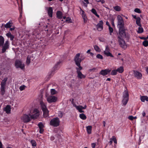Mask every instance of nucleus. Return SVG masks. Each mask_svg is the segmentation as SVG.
Listing matches in <instances>:
<instances>
[{"instance_id":"obj_41","label":"nucleus","mask_w":148,"mask_h":148,"mask_svg":"<svg viewBox=\"0 0 148 148\" xmlns=\"http://www.w3.org/2000/svg\"><path fill=\"white\" fill-rule=\"evenodd\" d=\"M1 94L2 95H3L5 92V87H1Z\"/></svg>"},{"instance_id":"obj_56","label":"nucleus","mask_w":148,"mask_h":148,"mask_svg":"<svg viewBox=\"0 0 148 148\" xmlns=\"http://www.w3.org/2000/svg\"><path fill=\"white\" fill-rule=\"evenodd\" d=\"M80 58L81 59V60L82 61L84 60L85 58V57L84 55H81L80 56Z\"/></svg>"},{"instance_id":"obj_61","label":"nucleus","mask_w":148,"mask_h":148,"mask_svg":"<svg viewBox=\"0 0 148 148\" xmlns=\"http://www.w3.org/2000/svg\"><path fill=\"white\" fill-rule=\"evenodd\" d=\"M115 139H116V137L114 136H112V138H110V140H112V141H114V140H115Z\"/></svg>"},{"instance_id":"obj_21","label":"nucleus","mask_w":148,"mask_h":148,"mask_svg":"<svg viewBox=\"0 0 148 148\" xmlns=\"http://www.w3.org/2000/svg\"><path fill=\"white\" fill-rule=\"evenodd\" d=\"M56 15L57 18L59 19H61L62 17V12L60 11H57L56 13Z\"/></svg>"},{"instance_id":"obj_60","label":"nucleus","mask_w":148,"mask_h":148,"mask_svg":"<svg viewBox=\"0 0 148 148\" xmlns=\"http://www.w3.org/2000/svg\"><path fill=\"white\" fill-rule=\"evenodd\" d=\"M96 146V144L95 143H93L91 144V146L92 148H95Z\"/></svg>"},{"instance_id":"obj_26","label":"nucleus","mask_w":148,"mask_h":148,"mask_svg":"<svg viewBox=\"0 0 148 148\" xmlns=\"http://www.w3.org/2000/svg\"><path fill=\"white\" fill-rule=\"evenodd\" d=\"M4 42V38L2 36H0V47L3 46Z\"/></svg>"},{"instance_id":"obj_2","label":"nucleus","mask_w":148,"mask_h":148,"mask_svg":"<svg viewBox=\"0 0 148 148\" xmlns=\"http://www.w3.org/2000/svg\"><path fill=\"white\" fill-rule=\"evenodd\" d=\"M60 121L59 118L56 117L51 120L50 122V125L54 127H57L60 125Z\"/></svg>"},{"instance_id":"obj_11","label":"nucleus","mask_w":148,"mask_h":148,"mask_svg":"<svg viewBox=\"0 0 148 148\" xmlns=\"http://www.w3.org/2000/svg\"><path fill=\"white\" fill-rule=\"evenodd\" d=\"M103 23L102 20L99 21V23L96 25V27L97 30L99 31H102L103 29Z\"/></svg>"},{"instance_id":"obj_15","label":"nucleus","mask_w":148,"mask_h":148,"mask_svg":"<svg viewBox=\"0 0 148 148\" xmlns=\"http://www.w3.org/2000/svg\"><path fill=\"white\" fill-rule=\"evenodd\" d=\"M134 74L135 77L138 79H140L142 78V75L141 73L138 71H134Z\"/></svg>"},{"instance_id":"obj_24","label":"nucleus","mask_w":148,"mask_h":148,"mask_svg":"<svg viewBox=\"0 0 148 148\" xmlns=\"http://www.w3.org/2000/svg\"><path fill=\"white\" fill-rule=\"evenodd\" d=\"M86 131L87 133L88 134H90L91 133L92 130V126L90 125H88L86 127Z\"/></svg>"},{"instance_id":"obj_50","label":"nucleus","mask_w":148,"mask_h":148,"mask_svg":"<svg viewBox=\"0 0 148 148\" xmlns=\"http://www.w3.org/2000/svg\"><path fill=\"white\" fill-rule=\"evenodd\" d=\"M134 11L135 12L138 13H141V11L138 8H135L134 10Z\"/></svg>"},{"instance_id":"obj_23","label":"nucleus","mask_w":148,"mask_h":148,"mask_svg":"<svg viewBox=\"0 0 148 148\" xmlns=\"http://www.w3.org/2000/svg\"><path fill=\"white\" fill-rule=\"evenodd\" d=\"M140 99L143 102H144L145 101H148V97L146 96H140Z\"/></svg>"},{"instance_id":"obj_62","label":"nucleus","mask_w":148,"mask_h":148,"mask_svg":"<svg viewBox=\"0 0 148 148\" xmlns=\"http://www.w3.org/2000/svg\"><path fill=\"white\" fill-rule=\"evenodd\" d=\"M111 23L112 25L113 26H114V20L113 19L111 21Z\"/></svg>"},{"instance_id":"obj_3","label":"nucleus","mask_w":148,"mask_h":148,"mask_svg":"<svg viewBox=\"0 0 148 148\" xmlns=\"http://www.w3.org/2000/svg\"><path fill=\"white\" fill-rule=\"evenodd\" d=\"M76 73L77 74V77L78 79H84L86 77V76L82 74L80 71L82 69V67H77L76 68Z\"/></svg>"},{"instance_id":"obj_20","label":"nucleus","mask_w":148,"mask_h":148,"mask_svg":"<svg viewBox=\"0 0 148 148\" xmlns=\"http://www.w3.org/2000/svg\"><path fill=\"white\" fill-rule=\"evenodd\" d=\"M42 111L43 112V115L44 117L46 118L49 116V111L47 109L42 110Z\"/></svg>"},{"instance_id":"obj_7","label":"nucleus","mask_w":148,"mask_h":148,"mask_svg":"<svg viewBox=\"0 0 148 148\" xmlns=\"http://www.w3.org/2000/svg\"><path fill=\"white\" fill-rule=\"evenodd\" d=\"M119 33L120 36L122 38L126 37L125 29L124 27L119 28Z\"/></svg>"},{"instance_id":"obj_6","label":"nucleus","mask_w":148,"mask_h":148,"mask_svg":"<svg viewBox=\"0 0 148 148\" xmlns=\"http://www.w3.org/2000/svg\"><path fill=\"white\" fill-rule=\"evenodd\" d=\"M62 61H59L53 67V69L51 71V74H49V77L52 76L54 74L55 71L58 69L60 67V64L61 63Z\"/></svg>"},{"instance_id":"obj_27","label":"nucleus","mask_w":148,"mask_h":148,"mask_svg":"<svg viewBox=\"0 0 148 148\" xmlns=\"http://www.w3.org/2000/svg\"><path fill=\"white\" fill-rule=\"evenodd\" d=\"M117 72H118L120 73H122L124 71L123 68V66H121L116 69Z\"/></svg>"},{"instance_id":"obj_40","label":"nucleus","mask_w":148,"mask_h":148,"mask_svg":"<svg viewBox=\"0 0 148 148\" xmlns=\"http://www.w3.org/2000/svg\"><path fill=\"white\" fill-rule=\"evenodd\" d=\"M51 93L52 95H54L56 94L57 93V92L55 89H51Z\"/></svg>"},{"instance_id":"obj_5","label":"nucleus","mask_w":148,"mask_h":148,"mask_svg":"<svg viewBox=\"0 0 148 148\" xmlns=\"http://www.w3.org/2000/svg\"><path fill=\"white\" fill-rule=\"evenodd\" d=\"M80 53H77L75 56L74 60L75 61L76 65L78 67H81L80 63L82 62L81 59L80 58Z\"/></svg>"},{"instance_id":"obj_18","label":"nucleus","mask_w":148,"mask_h":148,"mask_svg":"<svg viewBox=\"0 0 148 148\" xmlns=\"http://www.w3.org/2000/svg\"><path fill=\"white\" fill-rule=\"evenodd\" d=\"M11 110V106L9 105H7L5 108V110L7 114H9L10 113Z\"/></svg>"},{"instance_id":"obj_59","label":"nucleus","mask_w":148,"mask_h":148,"mask_svg":"<svg viewBox=\"0 0 148 148\" xmlns=\"http://www.w3.org/2000/svg\"><path fill=\"white\" fill-rule=\"evenodd\" d=\"M96 69L95 68H93L92 69H90L89 70V71L90 72H91V71H92V72H95V70Z\"/></svg>"},{"instance_id":"obj_52","label":"nucleus","mask_w":148,"mask_h":148,"mask_svg":"<svg viewBox=\"0 0 148 148\" xmlns=\"http://www.w3.org/2000/svg\"><path fill=\"white\" fill-rule=\"evenodd\" d=\"M58 116L60 118H61L63 116V114L61 111H60L58 113Z\"/></svg>"},{"instance_id":"obj_14","label":"nucleus","mask_w":148,"mask_h":148,"mask_svg":"<svg viewBox=\"0 0 148 148\" xmlns=\"http://www.w3.org/2000/svg\"><path fill=\"white\" fill-rule=\"evenodd\" d=\"M79 8L80 14L82 15V18L84 19V23H86L87 21V20H86L87 19L86 15L85 14L84 11L80 7H79Z\"/></svg>"},{"instance_id":"obj_16","label":"nucleus","mask_w":148,"mask_h":148,"mask_svg":"<svg viewBox=\"0 0 148 148\" xmlns=\"http://www.w3.org/2000/svg\"><path fill=\"white\" fill-rule=\"evenodd\" d=\"M38 125L39 128V133L40 134H42L44 131V126L42 122H39Z\"/></svg>"},{"instance_id":"obj_36","label":"nucleus","mask_w":148,"mask_h":148,"mask_svg":"<svg viewBox=\"0 0 148 148\" xmlns=\"http://www.w3.org/2000/svg\"><path fill=\"white\" fill-rule=\"evenodd\" d=\"M110 74L112 75H115L117 74V71L116 69H113L111 71Z\"/></svg>"},{"instance_id":"obj_29","label":"nucleus","mask_w":148,"mask_h":148,"mask_svg":"<svg viewBox=\"0 0 148 148\" xmlns=\"http://www.w3.org/2000/svg\"><path fill=\"white\" fill-rule=\"evenodd\" d=\"M30 142L32 144V146L34 148H35V147H36L37 143L36 141L34 140H32Z\"/></svg>"},{"instance_id":"obj_30","label":"nucleus","mask_w":148,"mask_h":148,"mask_svg":"<svg viewBox=\"0 0 148 148\" xmlns=\"http://www.w3.org/2000/svg\"><path fill=\"white\" fill-rule=\"evenodd\" d=\"M141 19L140 17H138L136 19V24L140 27L141 26V24H140V21Z\"/></svg>"},{"instance_id":"obj_19","label":"nucleus","mask_w":148,"mask_h":148,"mask_svg":"<svg viewBox=\"0 0 148 148\" xmlns=\"http://www.w3.org/2000/svg\"><path fill=\"white\" fill-rule=\"evenodd\" d=\"M40 105L42 111L47 109L45 104L43 101H41L40 102Z\"/></svg>"},{"instance_id":"obj_17","label":"nucleus","mask_w":148,"mask_h":148,"mask_svg":"<svg viewBox=\"0 0 148 148\" xmlns=\"http://www.w3.org/2000/svg\"><path fill=\"white\" fill-rule=\"evenodd\" d=\"M108 50L109 49H108V46H106V51H104V54L107 56H110L111 57H113L114 56L111 53L109 52Z\"/></svg>"},{"instance_id":"obj_37","label":"nucleus","mask_w":148,"mask_h":148,"mask_svg":"<svg viewBox=\"0 0 148 148\" xmlns=\"http://www.w3.org/2000/svg\"><path fill=\"white\" fill-rule=\"evenodd\" d=\"M119 28L124 27V21L118 23Z\"/></svg>"},{"instance_id":"obj_57","label":"nucleus","mask_w":148,"mask_h":148,"mask_svg":"<svg viewBox=\"0 0 148 148\" xmlns=\"http://www.w3.org/2000/svg\"><path fill=\"white\" fill-rule=\"evenodd\" d=\"M99 41L101 42H104V39L103 38L100 37L99 38Z\"/></svg>"},{"instance_id":"obj_13","label":"nucleus","mask_w":148,"mask_h":148,"mask_svg":"<svg viewBox=\"0 0 148 148\" xmlns=\"http://www.w3.org/2000/svg\"><path fill=\"white\" fill-rule=\"evenodd\" d=\"M47 10L48 14L50 17H52L53 16V9L51 7H46L45 8Z\"/></svg>"},{"instance_id":"obj_25","label":"nucleus","mask_w":148,"mask_h":148,"mask_svg":"<svg viewBox=\"0 0 148 148\" xmlns=\"http://www.w3.org/2000/svg\"><path fill=\"white\" fill-rule=\"evenodd\" d=\"M6 36L10 38V40H12L14 38V36L12 35L10 32H9L8 33L6 34Z\"/></svg>"},{"instance_id":"obj_35","label":"nucleus","mask_w":148,"mask_h":148,"mask_svg":"<svg viewBox=\"0 0 148 148\" xmlns=\"http://www.w3.org/2000/svg\"><path fill=\"white\" fill-rule=\"evenodd\" d=\"M79 117L81 119L83 120H85L87 118L86 115L83 113L80 114L79 115Z\"/></svg>"},{"instance_id":"obj_53","label":"nucleus","mask_w":148,"mask_h":148,"mask_svg":"<svg viewBox=\"0 0 148 148\" xmlns=\"http://www.w3.org/2000/svg\"><path fill=\"white\" fill-rule=\"evenodd\" d=\"M97 2H101L102 4H103L105 3V1L104 0H95Z\"/></svg>"},{"instance_id":"obj_34","label":"nucleus","mask_w":148,"mask_h":148,"mask_svg":"<svg viewBox=\"0 0 148 148\" xmlns=\"http://www.w3.org/2000/svg\"><path fill=\"white\" fill-rule=\"evenodd\" d=\"M114 9L116 11L119 12L121 10V8L118 5H116L113 7Z\"/></svg>"},{"instance_id":"obj_22","label":"nucleus","mask_w":148,"mask_h":148,"mask_svg":"<svg viewBox=\"0 0 148 148\" xmlns=\"http://www.w3.org/2000/svg\"><path fill=\"white\" fill-rule=\"evenodd\" d=\"M75 107L78 110L79 112L82 113L84 112V111L82 110H83L82 106H77L75 105Z\"/></svg>"},{"instance_id":"obj_1","label":"nucleus","mask_w":148,"mask_h":148,"mask_svg":"<svg viewBox=\"0 0 148 148\" xmlns=\"http://www.w3.org/2000/svg\"><path fill=\"white\" fill-rule=\"evenodd\" d=\"M39 113L38 110L37 109H34L32 112L28 114H24L21 117V119L23 122L27 123L29 122L32 119H35L38 117Z\"/></svg>"},{"instance_id":"obj_55","label":"nucleus","mask_w":148,"mask_h":148,"mask_svg":"<svg viewBox=\"0 0 148 148\" xmlns=\"http://www.w3.org/2000/svg\"><path fill=\"white\" fill-rule=\"evenodd\" d=\"M91 12L94 14H95V13L97 12L96 10L94 8H92L91 10Z\"/></svg>"},{"instance_id":"obj_63","label":"nucleus","mask_w":148,"mask_h":148,"mask_svg":"<svg viewBox=\"0 0 148 148\" xmlns=\"http://www.w3.org/2000/svg\"><path fill=\"white\" fill-rule=\"evenodd\" d=\"M55 139V137L53 136H51L50 138V140L51 141Z\"/></svg>"},{"instance_id":"obj_44","label":"nucleus","mask_w":148,"mask_h":148,"mask_svg":"<svg viewBox=\"0 0 148 148\" xmlns=\"http://www.w3.org/2000/svg\"><path fill=\"white\" fill-rule=\"evenodd\" d=\"M143 45L145 47H147L148 46V41L147 40H145L143 42Z\"/></svg>"},{"instance_id":"obj_45","label":"nucleus","mask_w":148,"mask_h":148,"mask_svg":"<svg viewBox=\"0 0 148 148\" xmlns=\"http://www.w3.org/2000/svg\"><path fill=\"white\" fill-rule=\"evenodd\" d=\"M128 118L131 120H133L134 119H136L137 117L136 116L134 117L132 116H128Z\"/></svg>"},{"instance_id":"obj_48","label":"nucleus","mask_w":148,"mask_h":148,"mask_svg":"<svg viewBox=\"0 0 148 148\" xmlns=\"http://www.w3.org/2000/svg\"><path fill=\"white\" fill-rule=\"evenodd\" d=\"M96 58L98 59H103V56L101 54H98L96 56Z\"/></svg>"},{"instance_id":"obj_47","label":"nucleus","mask_w":148,"mask_h":148,"mask_svg":"<svg viewBox=\"0 0 148 148\" xmlns=\"http://www.w3.org/2000/svg\"><path fill=\"white\" fill-rule=\"evenodd\" d=\"M109 30L110 32V35H112V33L113 32V29L111 27V26H109Z\"/></svg>"},{"instance_id":"obj_46","label":"nucleus","mask_w":148,"mask_h":148,"mask_svg":"<svg viewBox=\"0 0 148 148\" xmlns=\"http://www.w3.org/2000/svg\"><path fill=\"white\" fill-rule=\"evenodd\" d=\"M30 62V58L29 56H28V57H27V60H26V63L27 64H29Z\"/></svg>"},{"instance_id":"obj_43","label":"nucleus","mask_w":148,"mask_h":148,"mask_svg":"<svg viewBox=\"0 0 148 148\" xmlns=\"http://www.w3.org/2000/svg\"><path fill=\"white\" fill-rule=\"evenodd\" d=\"M94 48L95 50L97 52H100L101 51V50L99 48V47H98V46L97 45H95L94 46Z\"/></svg>"},{"instance_id":"obj_49","label":"nucleus","mask_w":148,"mask_h":148,"mask_svg":"<svg viewBox=\"0 0 148 148\" xmlns=\"http://www.w3.org/2000/svg\"><path fill=\"white\" fill-rule=\"evenodd\" d=\"M26 87L25 85H22L20 87L19 89L21 91H22L24 90Z\"/></svg>"},{"instance_id":"obj_4","label":"nucleus","mask_w":148,"mask_h":148,"mask_svg":"<svg viewBox=\"0 0 148 148\" xmlns=\"http://www.w3.org/2000/svg\"><path fill=\"white\" fill-rule=\"evenodd\" d=\"M119 45L122 48L125 49L127 48V46L123 38L120 36L117 37Z\"/></svg>"},{"instance_id":"obj_28","label":"nucleus","mask_w":148,"mask_h":148,"mask_svg":"<svg viewBox=\"0 0 148 148\" xmlns=\"http://www.w3.org/2000/svg\"><path fill=\"white\" fill-rule=\"evenodd\" d=\"M129 94L127 91H125L123 93V98L129 99Z\"/></svg>"},{"instance_id":"obj_39","label":"nucleus","mask_w":148,"mask_h":148,"mask_svg":"<svg viewBox=\"0 0 148 148\" xmlns=\"http://www.w3.org/2000/svg\"><path fill=\"white\" fill-rule=\"evenodd\" d=\"M22 17V15L21 13H20V15L19 16V18L18 19V20L19 21V22L21 23V24H24L25 23V20H24L23 21V23L21 22V17Z\"/></svg>"},{"instance_id":"obj_58","label":"nucleus","mask_w":148,"mask_h":148,"mask_svg":"<svg viewBox=\"0 0 148 148\" xmlns=\"http://www.w3.org/2000/svg\"><path fill=\"white\" fill-rule=\"evenodd\" d=\"M7 79L8 78L7 77H5L2 82L6 83V82L7 80Z\"/></svg>"},{"instance_id":"obj_33","label":"nucleus","mask_w":148,"mask_h":148,"mask_svg":"<svg viewBox=\"0 0 148 148\" xmlns=\"http://www.w3.org/2000/svg\"><path fill=\"white\" fill-rule=\"evenodd\" d=\"M128 99V98H123L122 102L124 105L125 106L127 104Z\"/></svg>"},{"instance_id":"obj_54","label":"nucleus","mask_w":148,"mask_h":148,"mask_svg":"<svg viewBox=\"0 0 148 148\" xmlns=\"http://www.w3.org/2000/svg\"><path fill=\"white\" fill-rule=\"evenodd\" d=\"M6 83L2 82L1 83V87H5V85Z\"/></svg>"},{"instance_id":"obj_42","label":"nucleus","mask_w":148,"mask_h":148,"mask_svg":"<svg viewBox=\"0 0 148 148\" xmlns=\"http://www.w3.org/2000/svg\"><path fill=\"white\" fill-rule=\"evenodd\" d=\"M11 23L9 22L7 23L4 26L6 28H10L11 26Z\"/></svg>"},{"instance_id":"obj_10","label":"nucleus","mask_w":148,"mask_h":148,"mask_svg":"<svg viewBox=\"0 0 148 148\" xmlns=\"http://www.w3.org/2000/svg\"><path fill=\"white\" fill-rule=\"evenodd\" d=\"M15 64L17 68H20L22 69H24L25 66L24 64H22L21 62L19 60H16Z\"/></svg>"},{"instance_id":"obj_38","label":"nucleus","mask_w":148,"mask_h":148,"mask_svg":"<svg viewBox=\"0 0 148 148\" xmlns=\"http://www.w3.org/2000/svg\"><path fill=\"white\" fill-rule=\"evenodd\" d=\"M144 31V29L143 27H139L137 31L138 33L140 34L142 33Z\"/></svg>"},{"instance_id":"obj_9","label":"nucleus","mask_w":148,"mask_h":148,"mask_svg":"<svg viewBox=\"0 0 148 148\" xmlns=\"http://www.w3.org/2000/svg\"><path fill=\"white\" fill-rule=\"evenodd\" d=\"M2 53H4L7 49H8L9 47V43L8 41L7 40L5 41L4 44L3 46H2Z\"/></svg>"},{"instance_id":"obj_51","label":"nucleus","mask_w":148,"mask_h":148,"mask_svg":"<svg viewBox=\"0 0 148 148\" xmlns=\"http://www.w3.org/2000/svg\"><path fill=\"white\" fill-rule=\"evenodd\" d=\"M71 19L70 18L68 17L66 18V22H68V23H71Z\"/></svg>"},{"instance_id":"obj_12","label":"nucleus","mask_w":148,"mask_h":148,"mask_svg":"<svg viewBox=\"0 0 148 148\" xmlns=\"http://www.w3.org/2000/svg\"><path fill=\"white\" fill-rule=\"evenodd\" d=\"M111 70L109 69H106L105 70H102L99 72V74L103 76H106L110 73Z\"/></svg>"},{"instance_id":"obj_8","label":"nucleus","mask_w":148,"mask_h":148,"mask_svg":"<svg viewBox=\"0 0 148 148\" xmlns=\"http://www.w3.org/2000/svg\"><path fill=\"white\" fill-rule=\"evenodd\" d=\"M57 99V98L54 96L50 95L47 97V100L49 103L56 102Z\"/></svg>"},{"instance_id":"obj_31","label":"nucleus","mask_w":148,"mask_h":148,"mask_svg":"<svg viewBox=\"0 0 148 148\" xmlns=\"http://www.w3.org/2000/svg\"><path fill=\"white\" fill-rule=\"evenodd\" d=\"M117 19L118 20V23L123 21L122 17L120 15H119L117 16Z\"/></svg>"},{"instance_id":"obj_32","label":"nucleus","mask_w":148,"mask_h":148,"mask_svg":"<svg viewBox=\"0 0 148 148\" xmlns=\"http://www.w3.org/2000/svg\"><path fill=\"white\" fill-rule=\"evenodd\" d=\"M84 1H82V3L85 7H87L88 6L87 4L89 3L88 0H84Z\"/></svg>"},{"instance_id":"obj_64","label":"nucleus","mask_w":148,"mask_h":148,"mask_svg":"<svg viewBox=\"0 0 148 148\" xmlns=\"http://www.w3.org/2000/svg\"><path fill=\"white\" fill-rule=\"evenodd\" d=\"M106 24L109 27V26H110V25L108 21H107L106 23Z\"/></svg>"}]
</instances>
